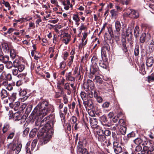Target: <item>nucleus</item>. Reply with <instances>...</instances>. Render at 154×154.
<instances>
[{
  "label": "nucleus",
  "instance_id": "obj_1",
  "mask_svg": "<svg viewBox=\"0 0 154 154\" xmlns=\"http://www.w3.org/2000/svg\"><path fill=\"white\" fill-rule=\"evenodd\" d=\"M54 111L53 106L49 104L46 100L42 101L40 102L34 108L32 114L33 115L32 118L36 119L35 121V128L38 129L41 124L40 119L43 117L50 112Z\"/></svg>",
  "mask_w": 154,
  "mask_h": 154
},
{
  "label": "nucleus",
  "instance_id": "obj_2",
  "mask_svg": "<svg viewBox=\"0 0 154 154\" xmlns=\"http://www.w3.org/2000/svg\"><path fill=\"white\" fill-rule=\"evenodd\" d=\"M49 118L45 117L41 121L42 126L45 125L40 130L37 134V137L39 139V144L43 145L47 143L51 137L53 133L52 127L48 123Z\"/></svg>",
  "mask_w": 154,
  "mask_h": 154
},
{
  "label": "nucleus",
  "instance_id": "obj_3",
  "mask_svg": "<svg viewBox=\"0 0 154 154\" xmlns=\"http://www.w3.org/2000/svg\"><path fill=\"white\" fill-rule=\"evenodd\" d=\"M22 144L20 142L17 143H9L8 146V148L10 150L15 151V154H18L22 148Z\"/></svg>",
  "mask_w": 154,
  "mask_h": 154
},
{
  "label": "nucleus",
  "instance_id": "obj_4",
  "mask_svg": "<svg viewBox=\"0 0 154 154\" xmlns=\"http://www.w3.org/2000/svg\"><path fill=\"white\" fill-rule=\"evenodd\" d=\"M133 142L137 145H142L143 146L147 145L148 143L147 138L144 137H137L134 140Z\"/></svg>",
  "mask_w": 154,
  "mask_h": 154
},
{
  "label": "nucleus",
  "instance_id": "obj_5",
  "mask_svg": "<svg viewBox=\"0 0 154 154\" xmlns=\"http://www.w3.org/2000/svg\"><path fill=\"white\" fill-rule=\"evenodd\" d=\"M113 144V149L116 154H119L122 152L123 149L121 144L119 143L118 142L114 141Z\"/></svg>",
  "mask_w": 154,
  "mask_h": 154
},
{
  "label": "nucleus",
  "instance_id": "obj_6",
  "mask_svg": "<svg viewBox=\"0 0 154 154\" xmlns=\"http://www.w3.org/2000/svg\"><path fill=\"white\" fill-rule=\"evenodd\" d=\"M13 66L14 67L17 68L19 72L22 71L25 68L24 65L17 59H16L13 62Z\"/></svg>",
  "mask_w": 154,
  "mask_h": 154
},
{
  "label": "nucleus",
  "instance_id": "obj_7",
  "mask_svg": "<svg viewBox=\"0 0 154 154\" xmlns=\"http://www.w3.org/2000/svg\"><path fill=\"white\" fill-rule=\"evenodd\" d=\"M90 74L96 75L99 73L100 71L97 66L91 65L90 68Z\"/></svg>",
  "mask_w": 154,
  "mask_h": 154
},
{
  "label": "nucleus",
  "instance_id": "obj_8",
  "mask_svg": "<svg viewBox=\"0 0 154 154\" xmlns=\"http://www.w3.org/2000/svg\"><path fill=\"white\" fill-rule=\"evenodd\" d=\"M83 104L85 108L88 107L90 109L93 108V104L91 99H87L83 101Z\"/></svg>",
  "mask_w": 154,
  "mask_h": 154
},
{
  "label": "nucleus",
  "instance_id": "obj_9",
  "mask_svg": "<svg viewBox=\"0 0 154 154\" xmlns=\"http://www.w3.org/2000/svg\"><path fill=\"white\" fill-rule=\"evenodd\" d=\"M9 105L11 108L15 111L19 112L20 105V103L19 102H16L14 103H10Z\"/></svg>",
  "mask_w": 154,
  "mask_h": 154
},
{
  "label": "nucleus",
  "instance_id": "obj_10",
  "mask_svg": "<svg viewBox=\"0 0 154 154\" xmlns=\"http://www.w3.org/2000/svg\"><path fill=\"white\" fill-rule=\"evenodd\" d=\"M103 88L107 91L108 92H112V87L111 84H109L106 82H104L103 85Z\"/></svg>",
  "mask_w": 154,
  "mask_h": 154
},
{
  "label": "nucleus",
  "instance_id": "obj_11",
  "mask_svg": "<svg viewBox=\"0 0 154 154\" xmlns=\"http://www.w3.org/2000/svg\"><path fill=\"white\" fill-rule=\"evenodd\" d=\"M110 50V47L108 44H105L101 48L102 55H105L106 52H108Z\"/></svg>",
  "mask_w": 154,
  "mask_h": 154
},
{
  "label": "nucleus",
  "instance_id": "obj_12",
  "mask_svg": "<svg viewBox=\"0 0 154 154\" xmlns=\"http://www.w3.org/2000/svg\"><path fill=\"white\" fill-rule=\"evenodd\" d=\"M66 79L67 81L74 82L75 81V78L72 76L71 72L66 73L65 75Z\"/></svg>",
  "mask_w": 154,
  "mask_h": 154
},
{
  "label": "nucleus",
  "instance_id": "obj_13",
  "mask_svg": "<svg viewBox=\"0 0 154 154\" xmlns=\"http://www.w3.org/2000/svg\"><path fill=\"white\" fill-rule=\"evenodd\" d=\"M130 12L129 14H127V15L129 17H134L135 18H137L139 16L138 13L133 10H130Z\"/></svg>",
  "mask_w": 154,
  "mask_h": 154
},
{
  "label": "nucleus",
  "instance_id": "obj_14",
  "mask_svg": "<svg viewBox=\"0 0 154 154\" xmlns=\"http://www.w3.org/2000/svg\"><path fill=\"white\" fill-rule=\"evenodd\" d=\"M9 96V93L5 89H2L0 92V97L2 99L5 98Z\"/></svg>",
  "mask_w": 154,
  "mask_h": 154
},
{
  "label": "nucleus",
  "instance_id": "obj_15",
  "mask_svg": "<svg viewBox=\"0 0 154 154\" xmlns=\"http://www.w3.org/2000/svg\"><path fill=\"white\" fill-rule=\"evenodd\" d=\"M90 122L91 127L92 128H96L97 126V119L94 118H91L90 119Z\"/></svg>",
  "mask_w": 154,
  "mask_h": 154
},
{
  "label": "nucleus",
  "instance_id": "obj_16",
  "mask_svg": "<svg viewBox=\"0 0 154 154\" xmlns=\"http://www.w3.org/2000/svg\"><path fill=\"white\" fill-rule=\"evenodd\" d=\"M20 112H17L13 115V119L14 120L19 121L22 119V117Z\"/></svg>",
  "mask_w": 154,
  "mask_h": 154
},
{
  "label": "nucleus",
  "instance_id": "obj_17",
  "mask_svg": "<svg viewBox=\"0 0 154 154\" xmlns=\"http://www.w3.org/2000/svg\"><path fill=\"white\" fill-rule=\"evenodd\" d=\"M72 19L75 21V25L78 26L79 25V21L80 20V17L78 13L73 15Z\"/></svg>",
  "mask_w": 154,
  "mask_h": 154
},
{
  "label": "nucleus",
  "instance_id": "obj_18",
  "mask_svg": "<svg viewBox=\"0 0 154 154\" xmlns=\"http://www.w3.org/2000/svg\"><path fill=\"white\" fill-rule=\"evenodd\" d=\"M105 60H100L99 61V64L100 66L105 69L107 67V59H105Z\"/></svg>",
  "mask_w": 154,
  "mask_h": 154
},
{
  "label": "nucleus",
  "instance_id": "obj_19",
  "mask_svg": "<svg viewBox=\"0 0 154 154\" xmlns=\"http://www.w3.org/2000/svg\"><path fill=\"white\" fill-rule=\"evenodd\" d=\"M154 63V59L152 57L148 58L146 62V65L148 67H151Z\"/></svg>",
  "mask_w": 154,
  "mask_h": 154
},
{
  "label": "nucleus",
  "instance_id": "obj_20",
  "mask_svg": "<svg viewBox=\"0 0 154 154\" xmlns=\"http://www.w3.org/2000/svg\"><path fill=\"white\" fill-rule=\"evenodd\" d=\"M0 81L2 85L6 86L8 84V81L5 79L4 76L1 75L0 77Z\"/></svg>",
  "mask_w": 154,
  "mask_h": 154
},
{
  "label": "nucleus",
  "instance_id": "obj_21",
  "mask_svg": "<svg viewBox=\"0 0 154 154\" xmlns=\"http://www.w3.org/2000/svg\"><path fill=\"white\" fill-rule=\"evenodd\" d=\"M2 48L4 52L8 53L10 48L8 44L5 43H4L2 44Z\"/></svg>",
  "mask_w": 154,
  "mask_h": 154
},
{
  "label": "nucleus",
  "instance_id": "obj_22",
  "mask_svg": "<svg viewBox=\"0 0 154 154\" xmlns=\"http://www.w3.org/2000/svg\"><path fill=\"white\" fill-rule=\"evenodd\" d=\"M94 97L99 103H101L103 101V98L100 96H98L96 91H94Z\"/></svg>",
  "mask_w": 154,
  "mask_h": 154
},
{
  "label": "nucleus",
  "instance_id": "obj_23",
  "mask_svg": "<svg viewBox=\"0 0 154 154\" xmlns=\"http://www.w3.org/2000/svg\"><path fill=\"white\" fill-rule=\"evenodd\" d=\"M115 26L116 31L117 32H119L121 28V24L120 22L118 21H116Z\"/></svg>",
  "mask_w": 154,
  "mask_h": 154
},
{
  "label": "nucleus",
  "instance_id": "obj_24",
  "mask_svg": "<svg viewBox=\"0 0 154 154\" xmlns=\"http://www.w3.org/2000/svg\"><path fill=\"white\" fill-rule=\"evenodd\" d=\"M38 130L37 128H35L32 130L29 133V137H33L35 136Z\"/></svg>",
  "mask_w": 154,
  "mask_h": 154
},
{
  "label": "nucleus",
  "instance_id": "obj_25",
  "mask_svg": "<svg viewBox=\"0 0 154 154\" xmlns=\"http://www.w3.org/2000/svg\"><path fill=\"white\" fill-rule=\"evenodd\" d=\"M9 57L8 56V61L5 62H1L3 63H6L5 66L8 69H10L12 68L13 67V63L10 61H8L9 60Z\"/></svg>",
  "mask_w": 154,
  "mask_h": 154
},
{
  "label": "nucleus",
  "instance_id": "obj_26",
  "mask_svg": "<svg viewBox=\"0 0 154 154\" xmlns=\"http://www.w3.org/2000/svg\"><path fill=\"white\" fill-rule=\"evenodd\" d=\"M85 148H84L83 146L82 142L81 141H79L78 143V147L77 148V151L80 152H82V151Z\"/></svg>",
  "mask_w": 154,
  "mask_h": 154
},
{
  "label": "nucleus",
  "instance_id": "obj_27",
  "mask_svg": "<svg viewBox=\"0 0 154 154\" xmlns=\"http://www.w3.org/2000/svg\"><path fill=\"white\" fill-rule=\"evenodd\" d=\"M87 84L88 88H90L91 90H94V84L92 81L89 79L87 81Z\"/></svg>",
  "mask_w": 154,
  "mask_h": 154
},
{
  "label": "nucleus",
  "instance_id": "obj_28",
  "mask_svg": "<svg viewBox=\"0 0 154 154\" xmlns=\"http://www.w3.org/2000/svg\"><path fill=\"white\" fill-rule=\"evenodd\" d=\"M92 62V66H97V63L98 61V59L97 57L94 56L91 59Z\"/></svg>",
  "mask_w": 154,
  "mask_h": 154
},
{
  "label": "nucleus",
  "instance_id": "obj_29",
  "mask_svg": "<svg viewBox=\"0 0 154 154\" xmlns=\"http://www.w3.org/2000/svg\"><path fill=\"white\" fill-rule=\"evenodd\" d=\"M10 56L12 59H14L16 56V53L14 50L12 48L10 49Z\"/></svg>",
  "mask_w": 154,
  "mask_h": 154
},
{
  "label": "nucleus",
  "instance_id": "obj_30",
  "mask_svg": "<svg viewBox=\"0 0 154 154\" xmlns=\"http://www.w3.org/2000/svg\"><path fill=\"white\" fill-rule=\"evenodd\" d=\"M145 8L146 9L149 10L152 13H153L152 11H154V6L152 4H147L145 5Z\"/></svg>",
  "mask_w": 154,
  "mask_h": 154
},
{
  "label": "nucleus",
  "instance_id": "obj_31",
  "mask_svg": "<svg viewBox=\"0 0 154 154\" xmlns=\"http://www.w3.org/2000/svg\"><path fill=\"white\" fill-rule=\"evenodd\" d=\"M112 137L114 139V141L118 142L119 140L120 137V134H118L117 133H112Z\"/></svg>",
  "mask_w": 154,
  "mask_h": 154
},
{
  "label": "nucleus",
  "instance_id": "obj_32",
  "mask_svg": "<svg viewBox=\"0 0 154 154\" xmlns=\"http://www.w3.org/2000/svg\"><path fill=\"white\" fill-rule=\"evenodd\" d=\"M146 34L145 33H142L140 39V42L141 43H144L146 40Z\"/></svg>",
  "mask_w": 154,
  "mask_h": 154
},
{
  "label": "nucleus",
  "instance_id": "obj_33",
  "mask_svg": "<svg viewBox=\"0 0 154 154\" xmlns=\"http://www.w3.org/2000/svg\"><path fill=\"white\" fill-rule=\"evenodd\" d=\"M134 34L136 38H137L139 36V27L137 26L134 29Z\"/></svg>",
  "mask_w": 154,
  "mask_h": 154
},
{
  "label": "nucleus",
  "instance_id": "obj_34",
  "mask_svg": "<svg viewBox=\"0 0 154 154\" xmlns=\"http://www.w3.org/2000/svg\"><path fill=\"white\" fill-rule=\"evenodd\" d=\"M98 141L100 142H106L107 141L106 137L104 135L98 136Z\"/></svg>",
  "mask_w": 154,
  "mask_h": 154
},
{
  "label": "nucleus",
  "instance_id": "obj_35",
  "mask_svg": "<svg viewBox=\"0 0 154 154\" xmlns=\"http://www.w3.org/2000/svg\"><path fill=\"white\" fill-rule=\"evenodd\" d=\"M122 49L124 53L125 54V56L127 57H128L129 56V54L128 52L127 47H122Z\"/></svg>",
  "mask_w": 154,
  "mask_h": 154
},
{
  "label": "nucleus",
  "instance_id": "obj_36",
  "mask_svg": "<svg viewBox=\"0 0 154 154\" xmlns=\"http://www.w3.org/2000/svg\"><path fill=\"white\" fill-rule=\"evenodd\" d=\"M94 80L97 83L99 84H102L103 82L102 78L99 76L95 75Z\"/></svg>",
  "mask_w": 154,
  "mask_h": 154
},
{
  "label": "nucleus",
  "instance_id": "obj_37",
  "mask_svg": "<svg viewBox=\"0 0 154 154\" xmlns=\"http://www.w3.org/2000/svg\"><path fill=\"white\" fill-rule=\"evenodd\" d=\"M112 17H116L118 15V12L114 9H112L110 11Z\"/></svg>",
  "mask_w": 154,
  "mask_h": 154
},
{
  "label": "nucleus",
  "instance_id": "obj_38",
  "mask_svg": "<svg viewBox=\"0 0 154 154\" xmlns=\"http://www.w3.org/2000/svg\"><path fill=\"white\" fill-rule=\"evenodd\" d=\"M126 127L125 126L120 127L119 129V131L120 133L122 134H125L126 131Z\"/></svg>",
  "mask_w": 154,
  "mask_h": 154
},
{
  "label": "nucleus",
  "instance_id": "obj_39",
  "mask_svg": "<svg viewBox=\"0 0 154 154\" xmlns=\"http://www.w3.org/2000/svg\"><path fill=\"white\" fill-rule=\"evenodd\" d=\"M143 149L144 151L142 152V154H144L145 153H146L147 154H150V152L149 151V147L146 146H144L143 147Z\"/></svg>",
  "mask_w": 154,
  "mask_h": 154
},
{
  "label": "nucleus",
  "instance_id": "obj_40",
  "mask_svg": "<svg viewBox=\"0 0 154 154\" xmlns=\"http://www.w3.org/2000/svg\"><path fill=\"white\" fill-rule=\"evenodd\" d=\"M132 29L131 27H128L126 31V35L127 36H128L130 35V37L132 36Z\"/></svg>",
  "mask_w": 154,
  "mask_h": 154
},
{
  "label": "nucleus",
  "instance_id": "obj_41",
  "mask_svg": "<svg viewBox=\"0 0 154 154\" xmlns=\"http://www.w3.org/2000/svg\"><path fill=\"white\" fill-rule=\"evenodd\" d=\"M100 120L101 122V123L103 122H106L107 121V117L105 115H103L100 117Z\"/></svg>",
  "mask_w": 154,
  "mask_h": 154
},
{
  "label": "nucleus",
  "instance_id": "obj_42",
  "mask_svg": "<svg viewBox=\"0 0 154 154\" xmlns=\"http://www.w3.org/2000/svg\"><path fill=\"white\" fill-rule=\"evenodd\" d=\"M139 46L137 45L135 46L134 50V54L135 56H137L139 54Z\"/></svg>",
  "mask_w": 154,
  "mask_h": 154
},
{
  "label": "nucleus",
  "instance_id": "obj_43",
  "mask_svg": "<svg viewBox=\"0 0 154 154\" xmlns=\"http://www.w3.org/2000/svg\"><path fill=\"white\" fill-rule=\"evenodd\" d=\"M9 126L8 124H5L3 127L2 131L3 133H5L8 130Z\"/></svg>",
  "mask_w": 154,
  "mask_h": 154
},
{
  "label": "nucleus",
  "instance_id": "obj_44",
  "mask_svg": "<svg viewBox=\"0 0 154 154\" xmlns=\"http://www.w3.org/2000/svg\"><path fill=\"white\" fill-rule=\"evenodd\" d=\"M59 114L60 116V118H61V120L62 122H65L66 120L65 117V114L64 113H63L61 110H60L59 112Z\"/></svg>",
  "mask_w": 154,
  "mask_h": 154
},
{
  "label": "nucleus",
  "instance_id": "obj_45",
  "mask_svg": "<svg viewBox=\"0 0 154 154\" xmlns=\"http://www.w3.org/2000/svg\"><path fill=\"white\" fill-rule=\"evenodd\" d=\"M147 81L149 83L154 81V76L152 75L148 76L147 77Z\"/></svg>",
  "mask_w": 154,
  "mask_h": 154
},
{
  "label": "nucleus",
  "instance_id": "obj_46",
  "mask_svg": "<svg viewBox=\"0 0 154 154\" xmlns=\"http://www.w3.org/2000/svg\"><path fill=\"white\" fill-rule=\"evenodd\" d=\"M37 142V139H34L32 141L31 144V149L32 150H34V148L36 146V144Z\"/></svg>",
  "mask_w": 154,
  "mask_h": 154
},
{
  "label": "nucleus",
  "instance_id": "obj_47",
  "mask_svg": "<svg viewBox=\"0 0 154 154\" xmlns=\"http://www.w3.org/2000/svg\"><path fill=\"white\" fill-rule=\"evenodd\" d=\"M16 93H13L11 96L9 97V100H11L12 101H14L16 98Z\"/></svg>",
  "mask_w": 154,
  "mask_h": 154
},
{
  "label": "nucleus",
  "instance_id": "obj_48",
  "mask_svg": "<svg viewBox=\"0 0 154 154\" xmlns=\"http://www.w3.org/2000/svg\"><path fill=\"white\" fill-rule=\"evenodd\" d=\"M118 124V125H119L120 127L125 126V122L124 120L122 119L119 120Z\"/></svg>",
  "mask_w": 154,
  "mask_h": 154
},
{
  "label": "nucleus",
  "instance_id": "obj_49",
  "mask_svg": "<svg viewBox=\"0 0 154 154\" xmlns=\"http://www.w3.org/2000/svg\"><path fill=\"white\" fill-rule=\"evenodd\" d=\"M71 122L72 124H75L77 122V119L76 117L73 116L71 119Z\"/></svg>",
  "mask_w": 154,
  "mask_h": 154
},
{
  "label": "nucleus",
  "instance_id": "obj_50",
  "mask_svg": "<svg viewBox=\"0 0 154 154\" xmlns=\"http://www.w3.org/2000/svg\"><path fill=\"white\" fill-rule=\"evenodd\" d=\"M5 79L7 80L8 81H10L12 79V76L11 74L8 73L6 75H5L4 77Z\"/></svg>",
  "mask_w": 154,
  "mask_h": 154
},
{
  "label": "nucleus",
  "instance_id": "obj_51",
  "mask_svg": "<svg viewBox=\"0 0 154 154\" xmlns=\"http://www.w3.org/2000/svg\"><path fill=\"white\" fill-rule=\"evenodd\" d=\"M104 135L105 136H108L110 135L111 132L108 130L105 129L104 130Z\"/></svg>",
  "mask_w": 154,
  "mask_h": 154
},
{
  "label": "nucleus",
  "instance_id": "obj_52",
  "mask_svg": "<svg viewBox=\"0 0 154 154\" xmlns=\"http://www.w3.org/2000/svg\"><path fill=\"white\" fill-rule=\"evenodd\" d=\"M17 68L12 69V74L13 75H17L18 73L19 70Z\"/></svg>",
  "mask_w": 154,
  "mask_h": 154
},
{
  "label": "nucleus",
  "instance_id": "obj_53",
  "mask_svg": "<svg viewBox=\"0 0 154 154\" xmlns=\"http://www.w3.org/2000/svg\"><path fill=\"white\" fill-rule=\"evenodd\" d=\"M26 106V103H23L19 107V111L20 112L22 111Z\"/></svg>",
  "mask_w": 154,
  "mask_h": 154
},
{
  "label": "nucleus",
  "instance_id": "obj_54",
  "mask_svg": "<svg viewBox=\"0 0 154 154\" xmlns=\"http://www.w3.org/2000/svg\"><path fill=\"white\" fill-rule=\"evenodd\" d=\"M104 130L102 129H100L97 131V133L98 136H100L104 135Z\"/></svg>",
  "mask_w": 154,
  "mask_h": 154
},
{
  "label": "nucleus",
  "instance_id": "obj_55",
  "mask_svg": "<svg viewBox=\"0 0 154 154\" xmlns=\"http://www.w3.org/2000/svg\"><path fill=\"white\" fill-rule=\"evenodd\" d=\"M81 96L83 101L86 100V94L85 92H81Z\"/></svg>",
  "mask_w": 154,
  "mask_h": 154
},
{
  "label": "nucleus",
  "instance_id": "obj_56",
  "mask_svg": "<svg viewBox=\"0 0 154 154\" xmlns=\"http://www.w3.org/2000/svg\"><path fill=\"white\" fill-rule=\"evenodd\" d=\"M109 106V103L107 102H106L103 104L102 106L103 108H108Z\"/></svg>",
  "mask_w": 154,
  "mask_h": 154
},
{
  "label": "nucleus",
  "instance_id": "obj_57",
  "mask_svg": "<svg viewBox=\"0 0 154 154\" xmlns=\"http://www.w3.org/2000/svg\"><path fill=\"white\" fill-rule=\"evenodd\" d=\"M14 135V132H13L10 133L7 137V139H11Z\"/></svg>",
  "mask_w": 154,
  "mask_h": 154
},
{
  "label": "nucleus",
  "instance_id": "obj_58",
  "mask_svg": "<svg viewBox=\"0 0 154 154\" xmlns=\"http://www.w3.org/2000/svg\"><path fill=\"white\" fill-rule=\"evenodd\" d=\"M74 56H71L70 58L69 59V61L68 63V65L70 66H71L72 63L73 62V59L74 58Z\"/></svg>",
  "mask_w": 154,
  "mask_h": 154
},
{
  "label": "nucleus",
  "instance_id": "obj_59",
  "mask_svg": "<svg viewBox=\"0 0 154 154\" xmlns=\"http://www.w3.org/2000/svg\"><path fill=\"white\" fill-rule=\"evenodd\" d=\"M142 149L141 146L140 145H137L135 148V150L136 151L139 152Z\"/></svg>",
  "mask_w": 154,
  "mask_h": 154
},
{
  "label": "nucleus",
  "instance_id": "obj_60",
  "mask_svg": "<svg viewBox=\"0 0 154 154\" xmlns=\"http://www.w3.org/2000/svg\"><path fill=\"white\" fill-rule=\"evenodd\" d=\"M65 65L66 63L64 61H63L60 63V67L62 69H64L65 67Z\"/></svg>",
  "mask_w": 154,
  "mask_h": 154
},
{
  "label": "nucleus",
  "instance_id": "obj_61",
  "mask_svg": "<svg viewBox=\"0 0 154 154\" xmlns=\"http://www.w3.org/2000/svg\"><path fill=\"white\" fill-rule=\"evenodd\" d=\"M6 87V88L9 91H11L13 88V86L11 84H8Z\"/></svg>",
  "mask_w": 154,
  "mask_h": 154
},
{
  "label": "nucleus",
  "instance_id": "obj_62",
  "mask_svg": "<svg viewBox=\"0 0 154 154\" xmlns=\"http://www.w3.org/2000/svg\"><path fill=\"white\" fill-rule=\"evenodd\" d=\"M65 81V79L63 78L60 81L58 82L57 83L58 86L61 85H63L64 84Z\"/></svg>",
  "mask_w": 154,
  "mask_h": 154
},
{
  "label": "nucleus",
  "instance_id": "obj_63",
  "mask_svg": "<svg viewBox=\"0 0 154 154\" xmlns=\"http://www.w3.org/2000/svg\"><path fill=\"white\" fill-rule=\"evenodd\" d=\"M122 48L126 47V41L125 39H123L122 40Z\"/></svg>",
  "mask_w": 154,
  "mask_h": 154
},
{
  "label": "nucleus",
  "instance_id": "obj_64",
  "mask_svg": "<svg viewBox=\"0 0 154 154\" xmlns=\"http://www.w3.org/2000/svg\"><path fill=\"white\" fill-rule=\"evenodd\" d=\"M64 88L65 89L69 90L70 89L69 83H65L64 86Z\"/></svg>",
  "mask_w": 154,
  "mask_h": 154
}]
</instances>
